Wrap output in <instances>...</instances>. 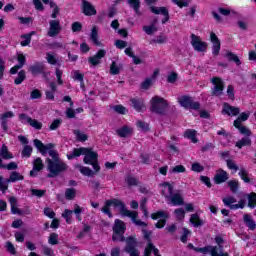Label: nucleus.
<instances>
[{"label":"nucleus","mask_w":256,"mask_h":256,"mask_svg":"<svg viewBox=\"0 0 256 256\" xmlns=\"http://www.w3.org/2000/svg\"><path fill=\"white\" fill-rule=\"evenodd\" d=\"M111 207L118 209L123 217H129L130 219H132V223H134V225H137V227H147V223L137 219L139 214H137L136 211L127 210L123 201L119 199H112L105 202V205L104 207H102L101 211L105 215H108V217L110 218L113 217V214H111L110 210Z\"/></svg>","instance_id":"nucleus-1"},{"label":"nucleus","mask_w":256,"mask_h":256,"mask_svg":"<svg viewBox=\"0 0 256 256\" xmlns=\"http://www.w3.org/2000/svg\"><path fill=\"white\" fill-rule=\"evenodd\" d=\"M81 155H84V163L86 165H92L96 173L101 171V166H99V162L97 160L99 155L91 148H75L72 153L67 155V159H75V157H81Z\"/></svg>","instance_id":"nucleus-2"},{"label":"nucleus","mask_w":256,"mask_h":256,"mask_svg":"<svg viewBox=\"0 0 256 256\" xmlns=\"http://www.w3.org/2000/svg\"><path fill=\"white\" fill-rule=\"evenodd\" d=\"M48 163V171L49 175L48 177H57L59 173H63V171H67V164L63 162L61 159H47Z\"/></svg>","instance_id":"nucleus-3"},{"label":"nucleus","mask_w":256,"mask_h":256,"mask_svg":"<svg viewBox=\"0 0 256 256\" xmlns=\"http://www.w3.org/2000/svg\"><path fill=\"white\" fill-rule=\"evenodd\" d=\"M151 111L158 115H163L167 109V101L159 96H154L150 100Z\"/></svg>","instance_id":"nucleus-4"},{"label":"nucleus","mask_w":256,"mask_h":256,"mask_svg":"<svg viewBox=\"0 0 256 256\" xmlns=\"http://www.w3.org/2000/svg\"><path fill=\"white\" fill-rule=\"evenodd\" d=\"M34 146L38 151H40L41 154L45 155L47 152L52 157V161H55V159H59V155L57 154V151L53 150V144H43L41 140L35 139L34 140Z\"/></svg>","instance_id":"nucleus-5"},{"label":"nucleus","mask_w":256,"mask_h":256,"mask_svg":"<svg viewBox=\"0 0 256 256\" xmlns=\"http://www.w3.org/2000/svg\"><path fill=\"white\" fill-rule=\"evenodd\" d=\"M127 227L125 226V222L116 219L113 227L114 234L112 236L113 241H125V231Z\"/></svg>","instance_id":"nucleus-6"},{"label":"nucleus","mask_w":256,"mask_h":256,"mask_svg":"<svg viewBox=\"0 0 256 256\" xmlns=\"http://www.w3.org/2000/svg\"><path fill=\"white\" fill-rule=\"evenodd\" d=\"M222 202L224 203L225 207H229V209H232L233 211L245 208V200H240L237 203V199H235L233 196H226L222 198Z\"/></svg>","instance_id":"nucleus-7"},{"label":"nucleus","mask_w":256,"mask_h":256,"mask_svg":"<svg viewBox=\"0 0 256 256\" xmlns=\"http://www.w3.org/2000/svg\"><path fill=\"white\" fill-rule=\"evenodd\" d=\"M190 44L192 45L194 51L198 53H205L207 51V42L203 41L201 37L192 34Z\"/></svg>","instance_id":"nucleus-8"},{"label":"nucleus","mask_w":256,"mask_h":256,"mask_svg":"<svg viewBox=\"0 0 256 256\" xmlns=\"http://www.w3.org/2000/svg\"><path fill=\"white\" fill-rule=\"evenodd\" d=\"M194 251L197 253H203V255H207L210 253L211 256H227V254H222L221 249L217 246H206L203 248L196 247Z\"/></svg>","instance_id":"nucleus-9"},{"label":"nucleus","mask_w":256,"mask_h":256,"mask_svg":"<svg viewBox=\"0 0 256 256\" xmlns=\"http://www.w3.org/2000/svg\"><path fill=\"white\" fill-rule=\"evenodd\" d=\"M125 252L130 256H139V250L137 249V239L135 237H128L126 239Z\"/></svg>","instance_id":"nucleus-10"},{"label":"nucleus","mask_w":256,"mask_h":256,"mask_svg":"<svg viewBox=\"0 0 256 256\" xmlns=\"http://www.w3.org/2000/svg\"><path fill=\"white\" fill-rule=\"evenodd\" d=\"M167 217H169V214L166 211H158L151 215V218L154 219V221L158 219V222L155 224L157 229H163V227H165Z\"/></svg>","instance_id":"nucleus-11"},{"label":"nucleus","mask_w":256,"mask_h":256,"mask_svg":"<svg viewBox=\"0 0 256 256\" xmlns=\"http://www.w3.org/2000/svg\"><path fill=\"white\" fill-rule=\"evenodd\" d=\"M178 102L181 105V107H184L185 109H199L200 105L198 102H194L193 98L188 96H181L178 98Z\"/></svg>","instance_id":"nucleus-12"},{"label":"nucleus","mask_w":256,"mask_h":256,"mask_svg":"<svg viewBox=\"0 0 256 256\" xmlns=\"http://www.w3.org/2000/svg\"><path fill=\"white\" fill-rule=\"evenodd\" d=\"M82 13L87 17H92L93 15H97V9H95V6L91 2L82 0Z\"/></svg>","instance_id":"nucleus-13"},{"label":"nucleus","mask_w":256,"mask_h":256,"mask_svg":"<svg viewBox=\"0 0 256 256\" xmlns=\"http://www.w3.org/2000/svg\"><path fill=\"white\" fill-rule=\"evenodd\" d=\"M223 115H228L229 117H236L241 113V109L239 107L231 106L228 103H224L222 107Z\"/></svg>","instance_id":"nucleus-14"},{"label":"nucleus","mask_w":256,"mask_h":256,"mask_svg":"<svg viewBox=\"0 0 256 256\" xmlns=\"http://www.w3.org/2000/svg\"><path fill=\"white\" fill-rule=\"evenodd\" d=\"M160 191L165 199H168L173 195V183L163 182L159 185Z\"/></svg>","instance_id":"nucleus-15"},{"label":"nucleus","mask_w":256,"mask_h":256,"mask_svg":"<svg viewBox=\"0 0 256 256\" xmlns=\"http://www.w3.org/2000/svg\"><path fill=\"white\" fill-rule=\"evenodd\" d=\"M212 83L214 85L213 88V95H215L216 97H219V95H222L223 93V80H221V78H213L212 79Z\"/></svg>","instance_id":"nucleus-16"},{"label":"nucleus","mask_w":256,"mask_h":256,"mask_svg":"<svg viewBox=\"0 0 256 256\" xmlns=\"http://www.w3.org/2000/svg\"><path fill=\"white\" fill-rule=\"evenodd\" d=\"M159 73H160L159 69H155L151 77L146 78L145 81L142 82L141 84L142 89H149V87H151V85H153V83L157 81V77H159Z\"/></svg>","instance_id":"nucleus-17"},{"label":"nucleus","mask_w":256,"mask_h":256,"mask_svg":"<svg viewBox=\"0 0 256 256\" xmlns=\"http://www.w3.org/2000/svg\"><path fill=\"white\" fill-rule=\"evenodd\" d=\"M105 55H107V52L105 50H99L94 56L88 59V63H90V65H93V67H95L101 63V59H103Z\"/></svg>","instance_id":"nucleus-18"},{"label":"nucleus","mask_w":256,"mask_h":256,"mask_svg":"<svg viewBox=\"0 0 256 256\" xmlns=\"http://www.w3.org/2000/svg\"><path fill=\"white\" fill-rule=\"evenodd\" d=\"M150 10L155 14V15H163L164 19L162 20V23H167L169 21V11H167V8L165 7H155L152 6Z\"/></svg>","instance_id":"nucleus-19"},{"label":"nucleus","mask_w":256,"mask_h":256,"mask_svg":"<svg viewBox=\"0 0 256 256\" xmlns=\"http://www.w3.org/2000/svg\"><path fill=\"white\" fill-rule=\"evenodd\" d=\"M212 46V53L213 55L217 56L219 55V51H221V41H219V38L215 34L210 35Z\"/></svg>","instance_id":"nucleus-20"},{"label":"nucleus","mask_w":256,"mask_h":256,"mask_svg":"<svg viewBox=\"0 0 256 256\" xmlns=\"http://www.w3.org/2000/svg\"><path fill=\"white\" fill-rule=\"evenodd\" d=\"M12 117H15V114L12 111H8L0 115L1 127L4 131H7V123L9 119H12Z\"/></svg>","instance_id":"nucleus-21"},{"label":"nucleus","mask_w":256,"mask_h":256,"mask_svg":"<svg viewBox=\"0 0 256 256\" xmlns=\"http://www.w3.org/2000/svg\"><path fill=\"white\" fill-rule=\"evenodd\" d=\"M167 201H170L174 206H181L184 203L183 196L179 192L172 194Z\"/></svg>","instance_id":"nucleus-22"},{"label":"nucleus","mask_w":256,"mask_h":256,"mask_svg":"<svg viewBox=\"0 0 256 256\" xmlns=\"http://www.w3.org/2000/svg\"><path fill=\"white\" fill-rule=\"evenodd\" d=\"M17 59H18L19 65H15L10 69L11 75H15V73H17V71H19V69H21L23 65H25V55L18 53Z\"/></svg>","instance_id":"nucleus-23"},{"label":"nucleus","mask_w":256,"mask_h":256,"mask_svg":"<svg viewBox=\"0 0 256 256\" xmlns=\"http://www.w3.org/2000/svg\"><path fill=\"white\" fill-rule=\"evenodd\" d=\"M76 168L79 169L80 173L82 175H85V177H95V175H97L98 172H96L95 170H91V168L89 167H85V166H81V165H76Z\"/></svg>","instance_id":"nucleus-24"},{"label":"nucleus","mask_w":256,"mask_h":256,"mask_svg":"<svg viewBox=\"0 0 256 256\" xmlns=\"http://www.w3.org/2000/svg\"><path fill=\"white\" fill-rule=\"evenodd\" d=\"M151 253L155 256H161L159 255V249H157L153 243L149 242L144 250V256H151Z\"/></svg>","instance_id":"nucleus-25"},{"label":"nucleus","mask_w":256,"mask_h":256,"mask_svg":"<svg viewBox=\"0 0 256 256\" xmlns=\"http://www.w3.org/2000/svg\"><path fill=\"white\" fill-rule=\"evenodd\" d=\"M227 179H229V177L227 176V172L223 170L218 171L214 177V181L215 183H217V185H219L220 183H225Z\"/></svg>","instance_id":"nucleus-26"},{"label":"nucleus","mask_w":256,"mask_h":256,"mask_svg":"<svg viewBox=\"0 0 256 256\" xmlns=\"http://www.w3.org/2000/svg\"><path fill=\"white\" fill-rule=\"evenodd\" d=\"M244 223L250 231H255L256 230V223L255 220H253V217L249 214L244 215Z\"/></svg>","instance_id":"nucleus-27"},{"label":"nucleus","mask_w":256,"mask_h":256,"mask_svg":"<svg viewBox=\"0 0 256 256\" xmlns=\"http://www.w3.org/2000/svg\"><path fill=\"white\" fill-rule=\"evenodd\" d=\"M43 169V160L36 158L33 164V170L30 171V176L35 177V171H41Z\"/></svg>","instance_id":"nucleus-28"},{"label":"nucleus","mask_w":256,"mask_h":256,"mask_svg":"<svg viewBox=\"0 0 256 256\" xmlns=\"http://www.w3.org/2000/svg\"><path fill=\"white\" fill-rule=\"evenodd\" d=\"M131 133H133V128H131L129 126H124L117 130V135L119 137H129V135H131Z\"/></svg>","instance_id":"nucleus-29"},{"label":"nucleus","mask_w":256,"mask_h":256,"mask_svg":"<svg viewBox=\"0 0 256 256\" xmlns=\"http://www.w3.org/2000/svg\"><path fill=\"white\" fill-rule=\"evenodd\" d=\"M0 157L6 160L13 159V153L9 151V148H7L6 145H2L0 148Z\"/></svg>","instance_id":"nucleus-30"},{"label":"nucleus","mask_w":256,"mask_h":256,"mask_svg":"<svg viewBox=\"0 0 256 256\" xmlns=\"http://www.w3.org/2000/svg\"><path fill=\"white\" fill-rule=\"evenodd\" d=\"M132 107L137 111H143L145 109V103L141 99H131Z\"/></svg>","instance_id":"nucleus-31"},{"label":"nucleus","mask_w":256,"mask_h":256,"mask_svg":"<svg viewBox=\"0 0 256 256\" xmlns=\"http://www.w3.org/2000/svg\"><path fill=\"white\" fill-rule=\"evenodd\" d=\"M184 137L186 139H189L190 141H192V143H197V131L189 129L186 130L184 133Z\"/></svg>","instance_id":"nucleus-32"},{"label":"nucleus","mask_w":256,"mask_h":256,"mask_svg":"<svg viewBox=\"0 0 256 256\" xmlns=\"http://www.w3.org/2000/svg\"><path fill=\"white\" fill-rule=\"evenodd\" d=\"M84 75L83 73H81V71L79 70H74L72 71V79H74V81H79L81 83V87H84V82H83V79H84Z\"/></svg>","instance_id":"nucleus-33"},{"label":"nucleus","mask_w":256,"mask_h":256,"mask_svg":"<svg viewBox=\"0 0 256 256\" xmlns=\"http://www.w3.org/2000/svg\"><path fill=\"white\" fill-rule=\"evenodd\" d=\"M249 112H243L240 116L234 121V127H239L243 121H247L249 119Z\"/></svg>","instance_id":"nucleus-34"},{"label":"nucleus","mask_w":256,"mask_h":256,"mask_svg":"<svg viewBox=\"0 0 256 256\" xmlns=\"http://www.w3.org/2000/svg\"><path fill=\"white\" fill-rule=\"evenodd\" d=\"M246 197L248 199V207H250V209H255V207H256V193L252 192L250 194H247Z\"/></svg>","instance_id":"nucleus-35"},{"label":"nucleus","mask_w":256,"mask_h":256,"mask_svg":"<svg viewBox=\"0 0 256 256\" xmlns=\"http://www.w3.org/2000/svg\"><path fill=\"white\" fill-rule=\"evenodd\" d=\"M43 69H45L43 63H36L30 67V71L33 73V75H37V73H43Z\"/></svg>","instance_id":"nucleus-36"},{"label":"nucleus","mask_w":256,"mask_h":256,"mask_svg":"<svg viewBox=\"0 0 256 256\" xmlns=\"http://www.w3.org/2000/svg\"><path fill=\"white\" fill-rule=\"evenodd\" d=\"M23 179L24 177L21 175V173L14 171L10 174L8 182L15 183L16 181H23Z\"/></svg>","instance_id":"nucleus-37"},{"label":"nucleus","mask_w":256,"mask_h":256,"mask_svg":"<svg viewBox=\"0 0 256 256\" xmlns=\"http://www.w3.org/2000/svg\"><path fill=\"white\" fill-rule=\"evenodd\" d=\"M190 223L195 227H201V225H203V220L199 218L198 214H192L190 217Z\"/></svg>","instance_id":"nucleus-38"},{"label":"nucleus","mask_w":256,"mask_h":256,"mask_svg":"<svg viewBox=\"0 0 256 256\" xmlns=\"http://www.w3.org/2000/svg\"><path fill=\"white\" fill-rule=\"evenodd\" d=\"M128 5L134 9L136 15H141L139 12V7H141V2L139 0H128Z\"/></svg>","instance_id":"nucleus-39"},{"label":"nucleus","mask_w":256,"mask_h":256,"mask_svg":"<svg viewBox=\"0 0 256 256\" xmlns=\"http://www.w3.org/2000/svg\"><path fill=\"white\" fill-rule=\"evenodd\" d=\"M63 219H65L66 223L68 225H71L72 223V217H73V210L65 209L64 212L62 213Z\"/></svg>","instance_id":"nucleus-40"},{"label":"nucleus","mask_w":256,"mask_h":256,"mask_svg":"<svg viewBox=\"0 0 256 256\" xmlns=\"http://www.w3.org/2000/svg\"><path fill=\"white\" fill-rule=\"evenodd\" d=\"M251 145V139L249 137H244L240 141L236 142V147L238 149H243V147H247Z\"/></svg>","instance_id":"nucleus-41"},{"label":"nucleus","mask_w":256,"mask_h":256,"mask_svg":"<svg viewBox=\"0 0 256 256\" xmlns=\"http://www.w3.org/2000/svg\"><path fill=\"white\" fill-rule=\"evenodd\" d=\"M18 165L15 162H10L7 165L3 164V160H1L0 158V168L1 169H7L8 171H15V169H17Z\"/></svg>","instance_id":"nucleus-42"},{"label":"nucleus","mask_w":256,"mask_h":256,"mask_svg":"<svg viewBox=\"0 0 256 256\" xmlns=\"http://www.w3.org/2000/svg\"><path fill=\"white\" fill-rule=\"evenodd\" d=\"M61 30V25L59 24V21L52 20L50 21V33H58V31Z\"/></svg>","instance_id":"nucleus-43"},{"label":"nucleus","mask_w":256,"mask_h":256,"mask_svg":"<svg viewBox=\"0 0 256 256\" xmlns=\"http://www.w3.org/2000/svg\"><path fill=\"white\" fill-rule=\"evenodd\" d=\"M74 135H75L77 141H80L82 143L87 141V139H88L87 134H85L79 130H74Z\"/></svg>","instance_id":"nucleus-44"},{"label":"nucleus","mask_w":256,"mask_h":256,"mask_svg":"<svg viewBox=\"0 0 256 256\" xmlns=\"http://www.w3.org/2000/svg\"><path fill=\"white\" fill-rule=\"evenodd\" d=\"M49 245H58L59 244V234L51 233L48 238Z\"/></svg>","instance_id":"nucleus-45"},{"label":"nucleus","mask_w":256,"mask_h":256,"mask_svg":"<svg viewBox=\"0 0 256 256\" xmlns=\"http://www.w3.org/2000/svg\"><path fill=\"white\" fill-rule=\"evenodd\" d=\"M29 43H31V34H23L21 36L20 45H22V47H27Z\"/></svg>","instance_id":"nucleus-46"},{"label":"nucleus","mask_w":256,"mask_h":256,"mask_svg":"<svg viewBox=\"0 0 256 256\" xmlns=\"http://www.w3.org/2000/svg\"><path fill=\"white\" fill-rule=\"evenodd\" d=\"M187 168L183 165H176L170 168V173H185Z\"/></svg>","instance_id":"nucleus-47"},{"label":"nucleus","mask_w":256,"mask_h":256,"mask_svg":"<svg viewBox=\"0 0 256 256\" xmlns=\"http://www.w3.org/2000/svg\"><path fill=\"white\" fill-rule=\"evenodd\" d=\"M175 217L176 219H178V221H183V219H185V210L183 208H178L174 211Z\"/></svg>","instance_id":"nucleus-48"},{"label":"nucleus","mask_w":256,"mask_h":256,"mask_svg":"<svg viewBox=\"0 0 256 256\" xmlns=\"http://www.w3.org/2000/svg\"><path fill=\"white\" fill-rule=\"evenodd\" d=\"M26 79V75H25V71L21 70L18 73L17 78L14 80L15 85H21V83H23V81H25Z\"/></svg>","instance_id":"nucleus-49"},{"label":"nucleus","mask_w":256,"mask_h":256,"mask_svg":"<svg viewBox=\"0 0 256 256\" xmlns=\"http://www.w3.org/2000/svg\"><path fill=\"white\" fill-rule=\"evenodd\" d=\"M9 183V179L3 180V177L0 176V191H2V193H5V191H7V189L9 188Z\"/></svg>","instance_id":"nucleus-50"},{"label":"nucleus","mask_w":256,"mask_h":256,"mask_svg":"<svg viewBox=\"0 0 256 256\" xmlns=\"http://www.w3.org/2000/svg\"><path fill=\"white\" fill-rule=\"evenodd\" d=\"M31 153H33V147H31L30 145H25L22 150V157L29 158L31 157Z\"/></svg>","instance_id":"nucleus-51"},{"label":"nucleus","mask_w":256,"mask_h":256,"mask_svg":"<svg viewBox=\"0 0 256 256\" xmlns=\"http://www.w3.org/2000/svg\"><path fill=\"white\" fill-rule=\"evenodd\" d=\"M75 195H77V192L75 191L74 188H68L65 191V197L66 199H68L69 201H71V199H75Z\"/></svg>","instance_id":"nucleus-52"},{"label":"nucleus","mask_w":256,"mask_h":256,"mask_svg":"<svg viewBox=\"0 0 256 256\" xmlns=\"http://www.w3.org/2000/svg\"><path fill=\"white\" fill-rule=\"evenodd\" d=\"M73 213L76 214V218L78 219V221H82L83 218H81V213H83V211H85V209H83L81 206L79 205H75L74 206V210H72Z\"/></svg>","instance_id":"nucleus-53"},{"label":"nucleus","mask_w":256,"mask_h":256,"mask_svg":"<svg viewBox=\"0 0 256 256\" xmlns=\"http://www.w3.org/2000/svg\"><path fill=\"white\" fill-rule=\"evenodd\" d=\"M28 125L37 130H40L43 128V123L39 122L38 120L32 119V118L30 119V122L28 123Z\"/></svg>","instance_id":"nucleus-54"},{"label":"nucleus","mask_w":256,"mask_h":256,"mask_svg":"<svg viewBox=\"0 0 256 256\" xmlns=\"http://www.w3.org/2000/svg\"><path fill=\"white\" fill-rule=\"evenodd\" d=\"M226 57L229 59V61H234L236 65H241V60H239V57L231 52L226 53Z\"/></svg>","instance_id":"nucleus-55"},{"label":"nucleus","mask_w":256,"mask_h":256,"mask_svg":"<svg viewBox=\"0 0 256 256\" xmlns=\"http://www.w3.org/2000/svg\"><path fill=\"white\" fill-rule=\"evenodd\" d=\"M46 60L50 65H56L57 64V58L55 57V54L48 52L46 54Z\"/></svg>","instance_id":"nucleus-56"},{"label":"nucleus","mask_w":256,"mask_h":256,"mask_svg":"<svg viewBox=\"0 0 256 256\" xmlns=\"http://www.w3.org/2000/svg\"><path fill=\"white\" fill-rule=\"evenodd\" d=\"M228 186H229L232 193H237V190L239 189V182L229 181Z\"/></svg>","instance_id":"nucleus-57"},{"label":"nucleus","mask_w":256,"mask_h":256,"mask_svg":"<svg viewBox=\"0 0 256 256\" xmlns=\"http://www.w3.org/2000/svg\"><path fill=\"white\" fill-rule=\"evenodd\" d=\"M227 167L231 171H234V173H237V171H239V167L237 166V164H235L233 160H227Z\"/></svg>","instance_id":"nucleus-58"},{"label":"nucleus","mask_w":256,"mask_h":256,"mask_svg":"<svg viewBox=\"0 0 256 256\" xmlns=\"http://www.w3.org/2000/svg\"><path fill=\"white\" fill-rule=\"evenodd\" d=\"M175 5H178L180 9H183V7H188L189 6V1L191 0H172Z\"/></svg>","instance_id":"nucleus-59"},{"label":"nucleus","mask_w":256,"mask_h":256,"mask_svg":"<svg viewBox=\"0 0 256 256\" xmlns=\"http://www.w3.org/2000/svg\"><path fill=\"white\" fill-rule=\"evenodd\" d=\"M239 176L244 181V183H249V174L247 173V170L241 169L239 172Z\"/></svg>","instance_id":"nucleus-60"},{"label":"nucleus","mask_w":256,"mask_h":256,"mask_svg":"<svg viewBox=\"0 0 256 256\" xmlns=\"http://www.w3.org/2000/svg\"><path fill=\"white\" fill-rule=\"evenodd\" d=\"M120 69L121 68L119 66H117V63L112 62L111 66H110L111 75H119Z\"/></svg>","instance_id":"nucleus-61"},{"label":"nucleus","mask_w":256,"mask_h":256,"mask_svg":"<svg viewBox=\"0 0 256 256\" xmlns=\"http://www.w3.org/2000/svg\"><path fill=\"white\" fill-rule=\"evenodd\" d=\"M205 168L203 167V165L199 164V163H193L191 170L194 171L195 173H201V171H203Z\"/></svg>","instance_id":"nucleus-62"},{"label":"nucleus","mask_w":256,"mask_h":256,"mask_svg":"<svg viewBox=\"0 0 256 256\" xmlns=\"http://www.w3.org/2000/svg\"><path fill=\"white\" fill-rule=\"evenodd\" d=\"M143 31L145 33H155L157 32V26H155V24H152L150 26H144Z\"/></svg>","instance_id":"nucleus-63"},{"label":"nucleus","mask_w":256,"mask_h":256,"mask_svg":"<svg viewBox=\"0 0 256 256\" xmlns=\"http://www.w3.org/2000/svg\"><path fill=\"white\" fill-rule=\"evenodd\" d=\"M31 99H41V91L39 89H34L30 93Z\"/></svg>","instance_id":"nucleus-64"}]
</instances>
